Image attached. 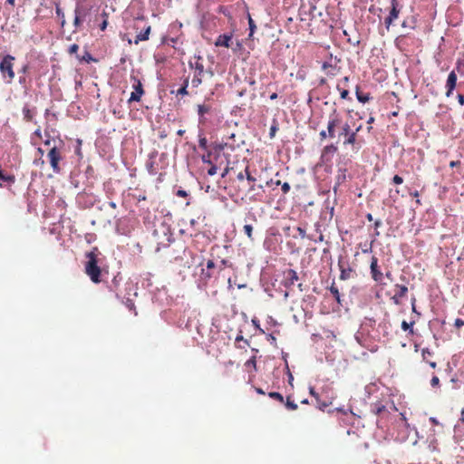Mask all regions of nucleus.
Returning <instances> with one entry per match:
<instances>
[{"instance_id": "obj_1", "label": "nucleus", "mask_w": 464, "mask_h": 464, "mask_svg": "<svg viewBox=\"0 0 464 464\" xmlns=\"http://www.w3.org/2000/svg\"><path fill=\"white\" fill-rule=\"evenodd\" d=\"M229 149L227 145L215 146L208 150L207 159L205 158V164L207 163L209 168L208 174L213 176L220 171L221 177H225L232 168H229V160L227 159V150Z\"/></svg>"}, {"instance_id": "obj_2", "label": "nucleus", "mask_w": 464, "mask_h": 464, "mask_svg": "<svg viewBox=\"0 0 464 464\" xmlns=\"http://www.w3.org/2000/svg\"><path fill=\"white\" fill-rule=\"evenodd\" d=\"M98 248L94 247L92 251L86 253L88 261L85 264V273L90 279L98 284L101 282L102 270L98 266Z\"/></svg>"}, {"instance_id": "obj_3", "label": "nucleus", "mask_w": 464, "mask_h": 464, "mask_svg": "<svg viewBox=\"0 0 464 464\" xmlns=\"http://www.w3.org/2000/svg\"><path fill=\"white\" fill-rule=\"evenodd\" d=\"M15 57L11 54L3 56L0 62V72L4 79H6L8 83H11L14 79V64Z\"/></svg>"}, {"instance_id": "obj_4", "label": "nucleus", "mask_w": 464, "mask_h": 464, "mask_svg": "<svg viewBox=\"0 0 464 464\" xmlns=\"http://www.w3.org/2000/svg\"><path fill=\"white\" fill-rule=\"evenodd\" d=\"M47 158L53 171L54 173H60L61 167L59 166V162L63 160V146L60 148L57 146L53 147L47 153Z\"/></svg>"}, {"instance_id": "obj_5", "label": "nucleus", "mask_w": 464, "mask_h": 464, "mask_svg": "<svg viewBox=\"0 0 464 464\" xmlns=\"http://www.w3.org/2000/svg\"><path fill=\"white\" fill-rule=\"evenodd\" d=\"M200 57H198L197 61L195 62L196 66V73L189 82V93L190 95L198 94L199 92L198 87L202 82L201 79V73L203 72V65L199 63Z\"/></svg>"}, {"instance_id": "obj_6", "label": "nucleus", "mask_w": 464, "mask_h": 464, "mask_svg": "<svg viewBox=\"0 0 464 464\" xmlns=\"http://www.w3.org/2000/svg\"><path fill=\"white\" fill-rule=\"evenodd\" d=\"M130 81L132 82L133 92L130 93V97L128 100L129 103H131L132 102H140L144 94L143 85L140 80L137 76L131 75Z\"/></svg>"}, {"instance_id": "obj_7", "label": "nucleus", "mask_w": 464, "mask_h": 464, "mask_svg": "<svg viewBox=\"0 0 464 464\" xmlns=\"http://www.w3.org/2000/svg\"><path fill=\"white\" fill-rule=\"evenodd\" d=\"M340 136H345V140L343 141L344 146H354L357 144L356 131L352 130L348 123H344L342 126Z\"/></svg>"}, {"instance_id": "obj_8", "label": "nucleus", "mask_w": 464, "mask_h": 464, "mask_svg": "<svg viewBox=\"0 0 464 464\" xmlns=\"http://www.w3.org/2000/svg\"><path fill=\"white\" fill-rule=\"evenodd\" d=\"M401 6L398 0H391V10L389 15L385 18L384 24L389 29L392 23L399 17Z\"/></svg>"}, {"instance_id": "obj_9", "label": "nucleus", "mask_w": 464, "mask_h": 464, "mask_svg": "<svg viewBox=\"0 0 464 464\" xmlns=\"http://www.w3.org/2000/svg\"><path fill=\"white\" fill-rule=\"evenodd\" d=\"M342 123V119L339 114L336 113V111L330 116V119L327 123L326 132L328 137L334 139L335 137V129L339 127Z\"/></svg>"}, {"instance_id": "obj_10", "label": "nucleus", "mask_w": 464, "mask_h": 464, "mask_svg": "<svg viewBox=\"0 0 464 464\" xmlns=\"http://www.w3.org/2000/svg\"><path fill=\"white\" fill-rule=\"evenodd\" d=\"M370 269H371L372 278L375 282H378V283L382 282L383 274L382 273V271L379 268L378 258L375 256H372L371 258Z\"/></svg>"}, {"instance_id": "obj_11", "label": "nucleus", "mask_w": 464, "mask_h": 464, "mask_svg": "<svg viewBox=\"0 0 464 464\" xmlns=\"http://www.w3.org/2000/svg\"><path fill=\"white\" fill-rule=\"evenodd\" d=\"M87 15V10L83 8L82 6H77L74 10V19H73V25L76 29H79L85 17Z\"/></svg>"}, {"instance_id": "obj_12", "label": "nucleus", "mask_w": 464, "mask_h": 464, "mask_svg": "<svg viewBox=\"0 0 464 464\" xmlns=\"http://www.w3.org/2000/svg\"><path fill=\"white\" fill-rule=\"evenodd\" d=\"M395 288H396V293L395 295L392 297V302L395 304H400L401 302V299L403 297L406 296L407 293H408V287L404 285H395Z\"/></svg>"}, {"instance_id": "obj_13", "label": "nucleus", "mask_w": 464, "mask_h": 464, "mask_svg": "<svg viewBox=\"0 0 464 464\" xmlns=\"http://www.w3.org/2000/svg\"><path fill=\"white\" fill-rule=\"evenodd\" d=\"M457 74L454 71H451L450 72V74L448 75V79H447V82H446V88H447V92H446V96L447 97H450L452 95V92H453V90L455 89L456 87V84H457Z\"/></svg>"}, {"instance_id": "obj_14", "label": "nucleus", "mask_w": 464, "mask_h": 464, "mask_svg": "<svg viewBox=\"0 0 464 464\" xmlns=\"http://www.w3.org/2000/svg\"><path fill=\"white\" fill-rule=\"evenodd\" d=\"M285 286L291 287L295 285V283L299 279L298 275L294 269H287L285 271Z\"/></svg>"}, {"instance_id": "obj_15", "label": "nucleus", "mask_w": 464, "mask_h": 464, "mask_svg": "<svg viewBox=\"0 0 464 464\" xmlns=\"http://www.w3.org/2000/svg\"><path fill=\"white\" fill-rule=\"evenodd\" d=\"M186 326L189 332H196L198 334H201V324L198 316H190L187 322Z\"/></svg>"}, {"instance_id": "obj_16", "label": "nucleus", "mask_w": 464, "mask_h": 464, "mask_svg": "<svg viewBox=\"0 0 464 464\" xmlns=\"http://www.w3.org/2000/svg\"><path fill=\"white\" fill-rule=\"evenodd\" d=\"M231 39H232V34H221L219 35L216 42H215V45L216 46H224V47H230V42H231Z\"/></svg>"}, {"instance_id": "obj_17", "label": "nucleus", "mask_w": 464, "mask_h": 464, "mask_svg": "<svg viewBox=\"0 0 464 464\" xmlns=\"http://www.w3.org/2000/svg\"><path fill=\"white\" fill-rule=\"evenodd\" d=\"M36 114V109H31L28 105H24L23 108L24 120L26 121H32Z\"/></svg>"}, {"instance_id": "obj_18", "label": "nucleus", "mask_w": 464, "mask_h": 464, "mask_svg": "<svg viewBox=\"0 0 464 464\" xmlns=\"http://www.w3.org/2000/svg\"><path fill=\"white\" fill-rule=\"evenodd\" d=\"M355 94H356V98L358 100V102H362V103H365V102H368L372 97L370 95L369 92H361L360 90V86H356L355 88Z\"/></svg>"}, {"instance_id": "obj_19", "label": "nucleus", "mask_w": 464, "mask_h": 464, "mask_svg": "<svg viewBox=\"0 0 464 464\" xmlns=\"http://www.w3.org/2000/svg\"><path fill=\"white\" fill-rule=\"evenodd\" d=\"M338 150V148L334 144L327 145L324 148L322 151V158H326L328 155L333 156L334 153H336Z\"/></svg>"}, {"instance_id": "obj_20", "label": "nucleus", "mask_w": 464, "mask_h": 464, "mask_svg": "<svg viewBox=\"0 0 464 464\" xmlns=\"http://www.w3.org/2000/svg\"><path fill=\"white\" fill-rule=\"evenodd\" d=\"M150 33V26H148L144 32L140 33L136 36L135 44H138L140 41H146L149 39V35Z\"/></svg>"}, {"instance_id": "obj_21", "label": "nucleus", "mask_w": 464, "mask_h": 464, "mask_svg": "<svg viewBox=\"0 0 464 464\" xmlns=\"http://www.w3.org/2000/svg\"><path fill=\"white\" fill-rule=\"evenodd\" d=\"M336 88L340 92V96L343 100H351L348 89L343 88L342 82H338Z\"/></svg>"}, {"instance_id": "obj_22", "label": "nucleus", "mask_w": 464, "mask_h": 464, "mask_svg": "<svg viewBox=\"0 0 464 464\" xmlns=\"http://www.w3.org/2000/svg\"><path fill=\"white\" fill-rule=\"evenodd\" d=\"M189 91V82L186 80L184 85L177 91V95H190Z\"/></svg>"}, {"instance_id": "obj_23", "label": "nucleus", "mask_w": 464, "mask_h": 464, "mask_svg": "<svg viewBox=\"0 0 464 464\" xmlns=\"http://www.w3.org/2000/svg\"><path fill=\"white\" fill-rule=\"evenodd\" d=\"M339 267H340V270H341L340 278L342 280L348 279L350 277V274L352 272V269L351 268H348V269L344 268L341 262H339Z\"/></svg>"}, {"instance_id": "obj_24", "label": "nucleus", "mask_w": 464, "mask_h": 464, "mask_svg": "<svg viewBox=\"0 0 464 464\" xmlns=\"http://www.w3.org/2000/svg\"><path fill=\"white\" fill-rule=\"evenodd\" d=\"M329 290H330L331 294L333 295V296L335 298V300L339 304H341L340 293H339L338 287L335 285L334 283H333L331 285V286L329 287Z\"/></svg>"}, {"instance_id": "obj_25", "label": "nucleus", "mask_w": 464, "mask_h": 464, "mask_svg": "<svg viewBox=\"0 0 464 464\" xmlns=\"http://www.w3.org/2000/svg\"><path fill=\"white\" fill-rule=\"evenodd\" d=\"M77 58H78V60L80 62H85V63H91V62H96V60L93 59L92 54L89 52H87V51H85V53H84V54L82 56H81V57L77 56Z\"/></svg>"}, {"instance_id": "obj_26", "label": "nucleus", "mask_w": 464, "mask_h": 464, "mask_svg": "<svg viewBox=\"0 0 464 464\" xmlns=\"http://www.w3.org/2000/svg\"><path fill=\"white\" fill-rule=\"evenodd\" d=\"M413 324H414V322H411L409 324L406 321H402L401 322V329L403 331H409V334L412 335V334H414V330L412 328Z\"/></svg>"}, {"instance_id": "obj_27", "label": "nucleus", "mask_w": 464, "mask_h": 464, "mask_svg": "<svg viewBox=\"0 0 464 464\" xmlns=\"http://www.w3.org/2000/svg\"><path fill=\"white\" fill-rule=\"evenodd\" d=\"M268 396L274 400H276L278 401L279 402L283 403L284 402V397L281 393L279 392H271L268 393Z\"/></svg>"}, {"instance_id": "obj_28", "label": "nucleus", "mask_w": 464, "mask_h": 464, "mask_svg": "<svg viewBox=\"0 0 464 464\" xmlns=\"http://www.w3.org/2000/svg\"><path fill=\"white\" fill-rule=\"evenodd\" d=\"M248 25H249V37H252V35L254 34L255 33V30L256 28V24H255V22L254 20L252 19V17L250 16V14H248Z\"/></svg>"}, {"instance_id": "obj_29", "label": "nucleus", "mask_w": 464, "mask_h": 464, "mask_svg": "<svg viewBox=\"0 0 464 464\" xmlns=\"http://www.w3.org/2000/svg\"><path fill=\"white\" fill-rule=\"evenodd\" d=\"M422 358L425 362L430 361L429 358L433 355V353L429 348L422 349L421 352Z\"/></svg>"}, {"instance_id": "obj_30", "label": "nucleus", "mask_w": 464, "mask_h": 464, "mask_svg": "<svg viewBox=\"0 0 464 464\" xmlns=\"http://www.w3.org/2000/svg\"><path fill=\"white\" fill-rule=\"evenodd\" d=\"M285 407L290 411H295L297 409V404L290 400V397L286 398Z\"/></svg>"}, {"instance_id": "obj_31", "label": "nucleus", "mask_w": 464, "mask_h": 464, "mask_svg": "<svg viewBox=\"0 0 464 464\" xmlns=\"http://www.w3.org/2000/svg\"><path fill=\"white\" fill-rule=\"evenodd\" d=\"M243 229H244V232L246 233V235L247 236V237L249 239L253 240V237H252L253 227L251 225H245Z\"/></svg>"}, {"instance_id": "obj_32", "label": "nucleus", "mask_w": 464, "mask_h": 464, "mask_svg": "<svg viewBox=\"0 0 464 464\" xmlns=\"http://www.w3.org/2000/svg\"><path fill=\"white\" fill-rule=\"evenodd\" d=\"M102 16L103 17V20H102V23H101V24H100V29H101L102 31H104V30L106 29L107 25H108V20H107V18H108V14H107L106 13H104V12H103V13L102 14Z\"/></svg>"}, {"instance_id": "obj_33", "label": "nucleus", "mask_w": 464, "mask_h": 464, "mask_svg": "<svg viewBox=\"0 0 464 464\" xmlns=\"http://www.w3.org/2000/svg\"><path fill=\"white\" fill-rule=\"evenodd\" d=\"M147 169L150 174L156 175L158 173L157 169L154 167L153 161H150L147 163Z\"/></svg>"}, {"instance_id": "obj_34", "label": "nucleus", "mask_w": 464, "mask_h": 464, "mask_svg": "<svg viewBox=\"0 0 464 464\" xmlns=\"http://www.w3.org/2000/svg\"><path fill=\"white\" fill-rule=\"evenodd\" d=\"M382 225V220L377 219L374 221V238L380 236L378 228Z\"/></svg>"}, {"instance_id": "obj_35", "label": "nucleus", "mask_w": 464, "mask_h": 464, "mask_svg": "<svg viewBox=\"0 0 464 464\" xmlns=\"http://www.w3.org/2000/svg\"><path fill=\"white\" fill-rule=\"evenodd\" d=\"M55 12H56V14H57L59 17H61V18H62L61 24H62V26H63V25H64V24H65V19H64V14H63V12L62 11V9H61L59 6H56V10H55Z\"/></svg>"}, {"instance_id": "obj_36", "label": "nucleus", "mask_w": 464, "mask_h": 464, "mask_svg": "<svg viewBox=\"0 0 464 464\" xmlns=\"http://www.w3.org/2000/svg\"><path fill=\"white\" fill-rule=\"evenodd\" d=\"M245 173H246V178L247 179L248 182H251V183H254L256 181V178H254L250 173H249V170H248V166H246L245 168Z\"/></svg>"}, {"instance_id": "obj_37", "label": "nucleus", "mask_w": 464, "mask_h": 464, "mask_svg": "<svg viewBox=\"0 0 464 464\" xmlns=\"http://www.w3.org/2000/svg\"><path fill=\"white\" fill-rule=\"evenodd\" d=\"M281 189H282L284 194H287L290 191V185H289V183L284 182L281 185Z\"/></svg>"}, {"instance_id": "obj_38", "label": "nucleus", "mask_w": 464, "mask_h": 464, "mask_svg": "<svg viewBox=\"0 0 464 464\" xmlns=\"http://www.w3.org/2000/svg\"><path fill=\"white\" fill-rule=\"evenodd\" d=\"M430 385L432 387H439L440 385V379L438 376H433L430 380Z\"/></svg>"}, {"instance_id": "obj_39", "label": "nucleus", "mask_w": 464, "mask_h": 464, "mask_svg": "<svg viewBox=\"0 0 464 464\" xmlns=\"http://www.w3.org/2000/svg\"><path fill=\"white\" fill-rule=\"evenodd\" d=\"M392 182L395 184V185H400L403 182V179L399 176V175H395L393 178H392Z\"/></svg>"}, {"instance_id": "obj_40", "label": "nucleus", "mask_w": 464, "mask_h": 464, "mask_svg": "<svg viewBox=\"0 0 464 464\" xmlns=\"http://www.w3.org/2000/svg\"><path fill=\"white\" fill-rule=\"evenodd\" d=\"M78 50H79V45L76 44H73L69 47V53H71V54L76 53L78 52Z\"/></svg>"}, {"instance_id": "obj_41", "label": "nucleus", "mask_w": 464, "mask_h": 464, "mask_svg": "<svg viewBox=\"0 0 464 464\" xmlns=\"http://www.w3.org/2000/svg\"><path fill=\"white\" fill-rule=\"evenodd\" d=\"M454 325L456 326V328H460L464 325V320L461 319V318H457L454 322Z\"/></svg>"}, {"instance_id": "obj_42", "label": "nucleus", "mask_w": 464, "mask_h": 464, "mask_svg": "<svg viewBox=\"0 0 464 464\" xmlns=\"http://www.w3.org/2000/svg\"><path fill=\"white\" fill-rule=\"evenodd\" d=\"M374 121H375V118H374L373 116H371V117H369V119H368V121H367V123H368L369 125H372V123L374 122ZM372 126H368V127H367V131H368V132H371V131H372Z\"/></svg>"}, {"instance_id": "obj_43", "label": "nucleus", "mask_w": 464, "mask_h": 464, "mask_svg": "<svg viewBox=\"0 0 464 464\" xmlns=\"http://www.w3.org/2000/svg\"><path fill=\"white\" fill-rule=\"evenodd\" d=\"M296 230L301 238H304L306 237V232L304 228L298 227Z\"/></svg>"}, {"instance_id": "obj_44", "label": "nucleus", "mask_w": 464, "mask_h": 464, "mask_svg": "<svg viewBox=\"0 0 464 464\" xmlns=\"http://www.w3.org/2000/svg\"><path fill=\"white\" fill-rule=\"evenodd\" d=\"M349 80H350L349 76H345L339 82H342L343 88H346L347 89Z\"/></svg>"}, {"instance_id": "obj_45", "label": "nucleus", "mask_w": 464, "mask_h": 464, "mask_svg": "<svg viewBox=\"0 0 464 464\" xmlns=\"http://www.w3.org/2000/svg\"><path fill=\"white\" fill-rule=\"evenodd\" d=\"M309 393L316 400L318 401L319 400V395L318 393L314 391V387H310L309 389Z\"/></svg>"}, {"instance_id": "obj_46", "label": "nucleus", "mask_w": 464, "mask_h": 464, "mask_svg": "<svg viewBox=\"0 0 464 464\" xmlns=\"http://www.w3.org/2000/svg\"><path fill=\"white\" fill-rule=\"evenodd\" d=\"M277 130L276 125H272L269 131L270 138H273L276 135V132Z\"/></svg>"}, {"instance_id": "obj_47", "label": "nucleus", "mask_w": 464, "mask_h": 464, "mask_svg": "<svg viewBox=\"0 0 464 464\" xmlns=\"http://www.w3.org/2000/svg\"><path fill=\"white\" fill-rule=\"evenodd\" d=\"M385 411V406H383V405H380V406H377V407L375 408L374 412H375L376 414H381V413H382V411Z\"/></svg>"}, {"instance_id": "obj_48", "label": "nucleus", "mask_w": 464, "mask_h": 464, "mask_svg": "<svg viewBox=\"0 0 464 464\" xmlns=\"http://www.w3.org/2000/svg\"><path fill=\"white\" fill-rule=\"evenodd\" d=\"M319 137H320V140H325L326 138H329V137H328V134H327V132H326V130H321V131H320V133H319Z\"/></svg>"}, {"instance_id": "obj_49", "label": "nucleus", "mask_w": 464, "mask_h": 464, "mask_svg": "<svg viewBox=\"0 0 464 464\" xmlns=\"http://www.w3.org/2000/svg\"><path fill=\"white\" fill-rule=\"evenodd\" d=\"M176 195L178 197H182V198H186L188 196L187 192L183 189H179L177 192H176Z\"/></svg>"}, {"instance_id": "obj_50", "label": "nucleus", "mask_w": 464, "mask_h": 464, "mask_svg": "<svg viewBox=\"0 0 464 464\" xmlns=\"http://www.w3.org/2000/svg\"><path fill=\"white\" fill-rule=\"evenodd\" d=\"M460 165V161L459 160H452L450 162V168H454V167H457V166H459Z\"/></svg>"}, {"instance_id": "obj_51", "label": "nucleus", "mask_w": 464, "mask_h": 464, "mask_svg": "<svg viewBox=\"0 0 464 464\" xmlns=\"http://www.w3.org/2000/svg\"><path fill=\"white\" fill-rule=\"evenodd\" d=\"M246 177V173L245 171H240L237 175V178L238 180H243Z\"/></svg>"}, {"instance_id": "obj_52", "label": "nucleus", "mask_w": 464, "mask_h": 464, "mask_svg": "<svg viewBox=\"0 0 464 464\" xmlns=\"http://www.w3.org/2000/svg\"><path fill=\"white\" fill-rule=\"evenodd\" d=\"M198 115L200 117H202L203 116V104H198Z\"/></svg>"}, {"instance_id": "obj_53", "label": "nucleus", "mask_w": 464, "mask_h": 464, "mask_svg": "<svg viewBox=\"0 0 464 464\" xmlns=\"http://www.w3.org/2000/svg\"><path fill=\"white\" fill-rule=\"evenodd\" d=\"M458 101H459L460 105H464V95L459 94L458 95Z\"/></svg>"}, {"instance_id": "obj_54", "label": "nucleus", "mask_w": 464, "mask_h": 464, "mask_svg": "<svg viewBox=\"0 0 464 464\" xmlns=\"http://www.w3.org/2000/svg\"><path fill=\"white\" fill-rule=\"evenodd\" d=\"M34 134L36 137H38V138H40V139H41V138H42V131H41V129H40V128L36 129V130H35V131L34 132Z\"/></svg>"}, {"instance_id": "obj_55", "label": "nucleus", "mask_w": 464, "mask_h": 464, "mask_svg": "<svg viewBox=\"0 0 464 464\" xmlns=\"http://www.w3.org/2000/svg\"><path fill=\"white\" fill-rule=\"evenodd\" d=\"M401 26L404 28H406V27L413 28V25L408 24V22L406 20L402 22Z\"/></svg>"}, {"instance_id": "obj_56", "label": "nucleus", "mask_w": 464, "mask_h": 464, "mask_svg": "<svg viewBox=\"0 0 464 464\" xmlns=\"http://www.w3.org/2000/svg\"><path fill=\"white\" fill-rule=\"evenodd\" d=\"M427 362H428V363L430 364V367H432L433 369H434V368H436V366H437L436 362L428 361Z\"/></svg>"}, {"instance_id": "obj_57", "label": "nucleus", "mask_w": 464, "mask_h": 464, "mask_svg": "<svg viewBox=\"0 0 464 464\" xmlns=\"http://www.w3.org/2000/svg\"><path fill=\"white\" fill-rule=\"evenodd\" d=\"M214 267V262L212 260H208V268H212Z\"/></svg>"}, {"instance_id": "obj_58", "label": "nucleus", "mask_w": 464, "mask_h": 464, "mask_svg": "<svg viewBox=\"0 0 464 464\" xmlns=\"http://www.w3.org/2000/svg\"><path fill=\"white\" fill-rule=\"evenodd\" d=\"M198 146L200 148H203V138H201L200 136L198 137Z\"/></svg>"}, {"instance_id": "obj_59", "label": "nucleus", "mask_w": 464, "mask_h": 464, "mask_svg": "<svg viewBox=\"0 0 464 464\" xmlns=\"http://www.w3.org/2000/svg\"><path fill=\"white\" fill-rule=\"evenodd\" d=\"M366 218H367L369 221H372V220H373V217H372V215L371 213H368V214L366 215Z\"/></svg>"}, {"instance_id": "obj_60", "label": "nucleus", "mask_w": 464, "mask_h": 464, "mask_svg": "<svg viewBox=\"0 0 464 464\" xmlns=\"http://www.w3.org/2000/svg\"><path fill=\"white\" fill-rule=\"evenodd\" d=\"M256 392L259 394H265V392L261 388H256Z\"/></svg>"}, {"instance_id": "obj_61", "label": "nucleus", "mask_w": 464, "mask_h": 464, "mask_svg": "<svg viewBox=\"0 0 464 464\" xmlns=\"http://www.w3.org/2000/svg\"><path fill=\"white\" fill-rule=\"evenodd\" d=\"M411 308H412V312L416 313L415 299H413V301L411 303Z\"/></svg>"}, {"instance_id": "obj_62", "label": "nucleus", "mask_w": 464, "mask_h": 464, "mask_svg": "<svg viewBox=\"0 0 464 464\" xmlns=\"http://www.w3.org/2000/svg\"><path fill=\"white\" fill-rule=\"evenodd\" d=\"M6 3L9 4L10 5H12L13 7L14 6V3H15V0H6Z\"/></svg>"}, {"instance_id": "obj_63", "label": "nucleus", "mask_w": 464, "mask_h": 464, "mask_svg": "<svg viewBox=\"0 0 464 464\" xmlns=\"http://www.w3.org/2000/svg\"><path fill=\"white\" fill-rule=\"evenodd\" d=\"M277 98V93L274 92L270 95L271 100H276Z\"/></svg>"}, {"instance_id": "obj_64", "label": "nucleus", "mask_w": 464, "mask_h": 464, "mask_svg": "<svg viewBox=\"0 0 464 464\" xmlns=\"http://www.w3.org/2000/svg\"><path fill=\"white\" fill-rule=\"evenodd\" d=\"M128 306L130 307V309H132L134 307V304L130 300H128Z\"/></svg>"}]
</instances>
